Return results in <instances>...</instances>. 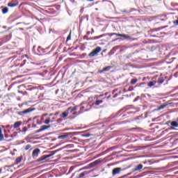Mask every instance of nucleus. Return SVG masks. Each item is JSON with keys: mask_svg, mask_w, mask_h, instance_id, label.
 Listing matches in <instances>:
<instances>
[{"mask_svg": "<svg viewBox=\"0 0 178 178\" xmlns=\"http://www.w3.org/2000/svg\"><path fill=\"white\" fill-rule=\"evenodd\" d=\"M78 132H67L63 135H60L58 136V140H63L65 138H67V137H73V136H76Z\"/></svg>", "mask_w": 178, "mask_h": 178, "instance_id": "nucleus-1", "label": "nucleus"}, {"mask_svg": "<svg viewBox=\"0 0 178 178\" xmlns=\"http://www.w3.org/2000/svg\"><path fill=\"white\" fill-rule=\"evenodd\" d=\"M58 150H55V151L49 152L50 154H47V155H44L40 159H38L37 161L38 162H42V161H46V159H48V158H51V156H54V155H55V154H56V152H58Z\"/></svg>", "mask_w": 178, "mask_h": 178, "instance_id": "nucleus-2", "label": "nucleus"}, {"mask_svg": "<svg viewBox=\"0 0 178 178\" xmlns=\"http://www.w3.org/2000/svg\"><path fill=\"white\" fill-rule=\"evenodd\" d=\"M102 51L100 47H97L92 52L88 54L89 58H93V56H97L99 52Z\"/></svg>", "mask_w": 178, "mask_h": 178, "instance_id": "nucleus-3", "label": "nucleus"}, {"mask_svg": "<svg viewBox=\"0 0 178 178\" xmlns=\"http://www.w3.org/2000/svg\"><path fill=\"white\" fill-rule=\"evenodd\" d=\"M108 35H109L110 37H112V35H116L117 37H122V38H124V40H127V38H130V36L128 35L116 33H108Z\"/></svg>", "mask_w": 178, "mask_h": 178, "instance_id": "nucleus-4", "label": "nucleus"}, {"mask_svg": "<svg viewBox=\"0 0 178 178\" xmlns=\"http://www.w3.org/2000/svg\"><path fill=\"white\" fill-rule=\"evenodd\" d=\"M122 172V168H116L113 170L112 175L116 176V175H119Z\"/></svg>", "mask_w": 178, "mask_h": 178, "instance_id": "nucleus-5", "label": "nucleus"}, {"mask_svg": "<svg viewBox=\"0 0 178 178\" xmlns=\"http://www.w3.org/2000/svg\"><path fill=\"white\" fill-rule=\"evenodd\" d=\"M15 2V0H13L10 3H8V6H9V8H15V6H19V2Z\"/></svg>", "mask_w": 178, "mask_h": 178, "instance_id": "nucleus-6", "label": "nucleus"}, {"mask_svg": "<svg viewBox=\"0 0 178 178\" xmlns=\"http://www.w3.org/2000/svg\"><path fill=\"white\" fill-rule=\"evenodd\" d=\"M90 173H91V171H84L79 174L77 178H83L85 176L90 175Z\"/></svg>", "mask_w": 178, "mask_h": 178, "instance_id": "nucleus-7", "label": "nucleus"}, {"mask_svg": "<svg viewBox=\"0 0 178 178\" xmlns=\"http://www.w3.org/2000/svg\"><path fill=\"white\" fill-rule=\"evenodd\" d=\"M40 152H41L40 149H35L33 151V153H32L33 157V158H37V156H38V154H40Z\"/></svg>", "mask_w": 178, "mask_h": 178, "instance_id": "nucleus-8", "label": "nucleus"}, {"mask_svg": "<svg viewBox=\"0 0 178 178\" xmlns=\"http://www.w3.org/2000/svg\"><path fill=\"white\" fill-rule=\"evenodd\" d=\"M98 163H101V160L98 159L92 162L89 164V168H94V166H96V165H98Z\"/></svg>", "mask_w": 178, "mask_h": 178, "instance_id": "nucleus-9", "label": "nucleus"}, {"mask_svg": "<svg viewBox=\"0 0 178 178\" xmlns=\"http://www.w3.org/2000/svg\"><path fill=\"white\" fill-rule=\"evenodd\" d=\"M33 111H35V108H29L26 110H24V111H22L21 113H23L24 115H26L27 113H30V112H33Z\"/></svg>", "mask_w": 178, "mask_h": 178, "instance_id": "nucleus-10", "label": "nucleus"}, {"mask_svg": "<svg viewBox=\"0 0 178 178\" xmlns=\"http://www.w3.org/2000/svg\"><path fill=\"white\" fill-rule=\"evenodd\" d=\"M108 35V33L102 34L99 36H95L93 38H91V40H99V38H102V37H106Z\"/></svg>", "mask_w": 178, "mask_h": 178, "instance_id": "nucleus-11", "label": "nucleus"}, {"mask_svg": "<svg viewBox=\"0 0 178 178\" xmlns=\"http://www.w3.org/2000/svg\"><path fill=\"white\" fill-rule=\"evenodd\" d=\"M133 111L124 113L122 115V118H123V119H126V118H129V115H133Z\"/></svg>", "mask_w": 178, "mask_h": 178, "instance_id": "nucleus-12", "label": "nucleus"}, {"mask_svg": "<svg viewBox=\"0 0 178 178\" xmlns=\"http://www.w3.org/2000/svg\"><path fill=\"white\" fill-rule=\"evenodd\" d=\"M111 69H112V66H107L100 70L99 73H104V72H108V70H111Z\"/></svg>", "mask_w": 178, "mask_h": 178, "instance_id": "nucleus-13", "label": "nucleus"}, {"mask_svg": "<svg viewBox=\"0 0 178 178\" xmlns=\"http://www.w3.org/2000/svg\"><path fill=\"white\" fill-rule=\"evenodd\" d=\"M143 168V164H139L138 165V166H136L134 170V172H138V170H141V169Z\"/></svg>", "mask_w": 178, "mask_h": 178, "instance_id": "nucleus-14", "label": "nucleus"}, {"mask_svg": "<svg viewBox=\"0 0 178 178\" xmlns=\"http://www.w3.org/2000/svg\"><path fill=\"white\" fill-rule=\"evenodd\" d=\"M22 125V122L20 121L16 122L14 124V126H13V127L14 129H17V127H19Z\"/></svg>", "mask_w": 178, "mask_h": 178, "instance_id": "nucleus-15", "label": "nucleus"}, {"mask_svg": "<svg viewBox=\"0 0 178 178\" xmlns=\"http://www.w3.org/2000/svg\"><path fill=\"white\" fill-rule=\"evenodd\" d=\"M67 115H69V112L68 111H64L61 115L60 117L63 118L65 119V118H67Z\"/></svg>", "mask_w": 178, "mask_h": 178, "instance_id": "nucleus-16", "label": "nucleus"}, {"mask_svg": "<svg viewBox=\"0 0 178 178\" xmlns=\"http://www.w3.org/2000/svg\"><path fill=\"white\" fill-rule=\"evenodd\" d=\"M102 102H104L102 100H96L94 103V105H95L96 106H98L101 105V104H102Z\"/></svg>", "mask_w": 178, "mask_h": 178, "instance_id": "nucleus-17", "label": "nucleus"}, {"mask_svg": "<svg viewBox=\"0 0 178 178\" xmlns=\"http://www.w3.org/2000/svg\"><path fill=\"white\" fill-rule=\"evenodd\" d=\"M8 12H9V8H8V7H4L3 9H2V13L3 15L8 13Z\"/></svg>", "mask_w": 178, "mask_h": 178, "instance_id": "nucleus-18", "label": "nucleus"}, {"mask_svg": "<svg viewBox=\"0 0 178 178\" xmlns=\"http://www.w3.org/2000/svg\"><path fill=\"white\" fill-rule=\"evenodd\" d=\"M156 84V81H152L148 83V86L149 87H154V85Z\"/></svg>", "mask_w": 178, "mask_h": 178, "instance_id": "nucleus-19", "label": "nucleus"}, {"mask_svg": "<svg viewBox=\"0 0 178 178\" xmlns=\"http://www.w3.org/2000/svg\"><path fill=\"white\" fill-rule=\"evenodd\" d=\"M3 134H2V128L0 127V141L3 140Z\"/></svg>", "mask_w": 178, "mask_h": 178, "instance_id": "nucleus-20", "label": "nucleus"}, {"mask_svg": "<svg viewBox=\"0 0 178 178\" xmlns=\"http://www.w3.org/2000/svg\"><path fill=\"white\" fill-rule=\"evenodd\" d=\"M68 111H70L71 112H74V111H77V107H76V106L70 107L68 108Z\"/></svg>", "mask_w": 178, "mask_h": 178, "instance_id": "nucleus-21", "label": "nucleus"}, {"mask_svg": "<svg viewBox=\"0 0 178 178\" xmlns=\"http://www.w3.org/2000/svg\"><path fill=\"white\" fill-rule=\"evenodd\" d=\"M163 81H164L163 78L159 77V79H158V81H157V83H158L159 84H162V83H163Z\"/></svg>", "mask_w": 178, "mask_h": 178, "instance_id": "nucleus-22", "label": "nucleus"}, {"mask_svg": "<svg viewBox=\"0 0 178 178\" xmlns=\"http://www.w3.org/2000/svg\"><path fill=\"white\" fill-rule=\"evenodd\" d=\"M91 136H92V134H85L82 135V137H85V138H88V137H91Z\"/></svg>", "mask_w": 178, "mask_h": 178, "instance_id": "nucleus-23", "label": "nucleus"}, {"mask_svg": "<svg viewBox=\"0 0 178 178\" xmlns=\"http://www.w3.org/2000/svg\"><path fill=\"white\" fill-rule=\"evenodd\" d=\"M22 159H23V158L22 156H19L18 158L16 159V163H20V162H22Z\"/></svg>", "mask_w": 178, "mask_h": 178, "instance_id": "nucleus-24", "label": "nucleus"}, {"mask_svg": "<svg viewBox=\"0 0 178 178\" xmlns=\"http://www.w3.org/2000/svg\"><path fill=\"white\" fill-rule=\"evenodd\" d=\"M136 83H137V79H131V84L134 85V84H136Z\"/></svg>", "mask_w": 178, "mask_h": 178, "instance_id": "nucleus-25", "label": "nucleus"}, {"mask_svg": "<svg viewBox=\"0 0 178 178\" xmlns=\"http://www.w3.org/2000/svg\"><path fill=\"white\" fill-rule=\"evenodd\" d=\"M166 106L165 105H161L158 108H157V111H161L162 109H164V108Z\"/></svg>", "mask_w": 178, "mask_h": 178, "instance_id": "nucleus-26", "label": "nucleus"}, {"mask_svg": "<svg viewBox=\"0 0 178 178\" xmlns=\"http://www.w3.org/2000/svg\"><path fill=\"white\" fill-rule=\"evenodd\" d=\"M44 123H45V124H49V123H51V120L49 118L46 119L44 120Z\"/></svg>", "mask_w": 178, "mask_h": 178, "instance_id": "nucleus-27", "label": "nucleus"}, {"mask_svg": "<svg viewBox=\"0 0 178 178\" xmlns=\"http://www.w3.org/2000/svg\"><path fill=\"white\" fill-rule=\"evenodd\" d=\"M6 129L12 130V129H13V125H6Z\"/></svg>", "mask_w": 178, "mask_h": 178, "instance_id": "nucleus-28", "label": "nucleus"}, {"mask_svg": "<svg viewBox=\"0 0 178 178\" xmlns=\"http://www.w3.org/2000/svg\"><path fill=\"white\" fill-rule=\"evenodd\" d=\"M30 148H31V145H27L25 147V151H27L28 149H30Z\"/></svg>", "mask_w": 178, "mask_h": 178, "instance_id": "nucleus-29", "label": "nucleus"}, {"mask_svg": "<svg viewBox=\"0 0 178 178\" xmlns=\"http://www.w3.org/2000/svg\"><path fill=\"white\" fill-rule=\"evenodd\" d=\"M41 129H42V130H43V131H44V130H47V125H42L41 127Z\"/></svg>", "mask_w": 178, "mask_h": 178, "instance_id": "nucleus-30", "label": "nucleus"}, {"mask_svg": "<svg viewBox=\"0 0 178 178\" xmlns=\"http://www.w3.org/2000/svg\"><path fill=\"white\" fill-rule=\"evenodd\" d=\"M175 26H178V19L173 21Z\"/></svg>", "mask_w": 178, "mask_h": 178, "instance_id": "nucleus-31", "label": "nucleus"}, {"mask_svg": "<svg viewBox=\"0 0 178 178\" xmlns=\"http://www.w3.org/2000/svg\"><path fill=\"white\" fill-rule=\"evenodd\" d=\"M165 124H166L167 126H168V124H171V125H172V122H171L170 120L167 121V122H165Z\"/></svg>", "mask_w": 178, "mask_h": 178, "instance_id": "nucleus-32", "label": "nucleus"}, {"mask_svg": "<svg viewBox=\"0 0 178 178\" xmlns=\"http://www.w3.org/2000/svg\"><path fill=\"white\" fill-rule=\"evenodd\" d=\"M22 131H24V133H26V131H27V127H24L22 129Z\"/></svg>", "mask_w": 178, "mask_h": 178, "instance_id": "nucleus-33", "label": "nucleus"}, {"mask_svg": "<svg viewBox=\"0 0 178 178\" xmlns=\"http://www.w3.org/2000/svg\"><path fill=\"white\" fill-rule=\"evenodd\" d=\"M69 40H70V35L67 36V41H69Z\"/></svg>", "mask_w": 178, "mask_h": 178, "instance_id": "nucleus-34", "label": "nucleus"}, {"mask_svg": "<svg viewBox=\"0 0 178 178\" xmlns=\"http://www.w3.org/2000/svg\"><path fill=\"white\" fill-rule=\"evenodd\" d=\"M49 127H51V125H46V129H49Z\"/></svg>", "mask_w": 178, "mask_h": 178, "instance_id": "nucleus-35", "label": "nucleus"}, {"mask_svg": "<svg viewBox=\"0 0 178 178\" xmlns=\"http://www.w3.org/2000/svg\"><path fill=\"white\" fill-rule=\"evenodd\" d=\"M39 130V133H41V131H43V130L42 129V128H40Z\"/></svg>", "mask_w": 178, "mask_h": 178, "instance_id": "nucleus-36", "label": "nucleus"}, {"mask_svg": "<svg viewBox=\"0 0 178 178\" xmlns=\"http://www.w3.org/2000/svg\"><path fill=\"white\" fill-rule=\"evenodd\" d=\"M19 30L23 31V30H24V29H23V28H19Z\"/></svg>", "mask_w": 178, "mask_h": 178, "instance_id": "nucleus-37", "label": "nucleus"}, {"mask_svg": "<svg viewBox=\"0 0 178 178\" xmlns=\"http://www.w3.org/2000/svg\"><path fill=\"white\" fill-rule=\"evenodd\" d=\"M2 173V168H0V175Z\"/></svg>", "mask_w": 178, "mask_h": 178, "instance_id": "nucleus-38", "label": "nucleus"}, {"mask_svg": "<svg viewBox=\"0 0 178 178\" xmlns=\"http://www.w3.org/2000/svg\"><path fill=\"white\" fill-rule=\"evenodd\" d=\"M37 133H40V132H39V130H37V131L35 132V134H37Z\"/></svg>", "mask_w": 178, "mask_h": 178, "instance_id": "nucleus-39", "label": "nucleus"}, {"mask_svg": "<svg viewBox=\"0 0 178 178\" xmlns=\"http://www.w3.org/2000/svg\"><path fill=\"white\" fill-rule=\"evenodd\" d=\"M155 47H152V49H155Z\"/></svg>", "mask_w": 178, "mask_h": 178, "instance_id": "nucleus-40", "label": "nucleus"}, {"mask_svg": "<svg viewBox=\"0 0 178 178\" xmlns=\"http://www.w3.org/2000/svg\"><path fill=\"white\" fill-rule=\"evenodd\" d=\"M101 97H102V95L98 96L99 98H101Z\"/></svg>", "mask_w": 178, "mask_h": 178, "instance_id": "nucleus-41", "label": "nucleus"}, {"mask_svg": "<svg viewBox=\"0 0 178 178\" xmlns=\"http://www.w3.org/2000/svg\"><path fill=\"white\" fill-rule=\"evenodd\" d=\"M87 40H88V41H90L91 40V38H90L87 39Z\"/></svg>", "mask_w": 178, "mask_h": 178, "instance_id": "nucleus-42", "label": "nucleus"}, {"mask_svg": "<svg viewBox=\"0 0 178 178\" xmlns=\"http://www.w3.org/2000/svg\"><path fill=\"white\" fill-rule=\"evenodd\" d=\"M92 32L94 33V29H92Z\"/></svg>", "mask_w": 178, "mask_h": 178, "instance_id": "nucleus-43", "label": "nucleus"}, {"mask_svg": "<svg viewBox=\"0 0 178 178\" xmlns=\"http://www.w3.org/2000/svg\"><path fill=\"white\" fill-rule=\"evenodd\" d=\"M6 26H3V29H6Z\"/></svg>", "mask_w": 178, "mask_h": 178, "instance_id": "nucleus-44", "label": "nucleus"}, {"mask_svg": "<svg viewBox=\"0 0 178 178\" xmlns=\"http://www.w3.org/2000/svg\"><path fill=\"white\" fill-rule=\"evenodd\" d=\"M20 24V23H17V25Z\"/></svg>", "mask_w": 178, "mask_h": 178, "instance_id": "nucleus-45", "label": "nucleus"}, {"mask_svg": "<svg viewBox=\"0 0 178 178\" xmlns=\"http://www.w3.org/2000/svg\"><path fill=\"white\" fill-rule=\"evenodd\" d=\"M28 127H29V129H30V125H29V126H28Z\"/></svg>", "mask_w": 178, "mask_h": 178, "instance_id": "nucleus-46", "label": "nucleus"}, {"mask_svg": "<svg viewBox=\"0 0 178 178\" xmlns=\"http://www.w3.org/2000/svg\"><path fill=\"white\" fill-rule=\"evenodd\" d=\"M8 30H10V28H8Z\"/></svg>", "mask_w": 178, "mask_h": 178, "instance_id": "nucleus-47", "label": "nucleus"}, {"mask_svg": "<svg viewBox=\"0 0 178 178\" xmlns=\"http://www.w3.org/2000/svg\"><path fill=\"white\" fill-rule=\"evenodd\" d=\"M83 169H84V168H82V169H81L80 170H83Z\"/></svg>", "mask_w": 178, "mask_h": 178, "instance_id": "nucleus-48", "label": "nucleus"}, {"mask_svg": "<svg viewBox=\"0 0 178 178\" xmlns=\"http://www.w3.org/2000/svg\"><path fill=\"white\" fill-rule=\"evenodd\" d=\"M17 30H19V29H16L15 31H17Z\"/></svg>", "mask_w": 178, "mask_h": 178, "instance_id": "nucleus-49", "label": "nucleus"}]
</instances>
